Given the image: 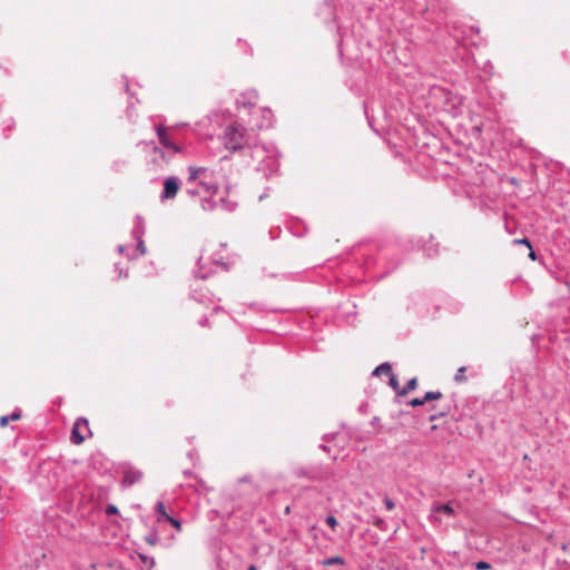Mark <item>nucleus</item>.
Wrapping results in <instances>:
<instances>
[{
  "label": "nucleus",
  "instance_id": "f257e3e1",
  "mask_svg": "<svg viewBox=\"0 0 570 570\" xmlns=\"http://www.w3.org/2000/svg\"><path fill=\"white\" fill-rule=\"evenodd\" d=\"M278 150L274 144L258 142L250 147V157L256 163V170L265 177L278 171Z\"/></svg>",
  "mask_w": 570,
  "mask_h": 570
},
{
  "label": "nucleus",
  "instance_id": "f03ea898",
  "mask_svg": "<svg viewBox=\"0 0 570 570\" xmlns=\"http://www.w3.org/2000/svg\"><path fill=\"white\" fill-rule=\"evenodd\" d=\"M187 184H196L202 188L203 193L214 195L219 187V180L215 170L207 167H188Z\"/></svg>",
  "mask_w": 570,
  "mask_h": 570
},
{
  "label": "nucleus",
  "instance_id": "7ed1b4c3",
  "mask_svg": "<svg viewBox=\"0 0 570 570\" xmlns=\"http://www.w3.org/2000/svg\"><path fill=\"white\" fill-rule=\"evenodd\" d=\"M145 234V224L144 219L140 216L135 217L134 227L131 230V236L134 239L137 240V245L135 248L128 245H119L118 252L120 254H125L128 258H135L137 256L145 255L146 253V246L142 239V236Z\"/></svg>",
  "mask_w": 570,
  "mask_h": 570
},
{
  "label": "nucleus",
  "instance_id": "20e7f679",
  "mask_svg": "<svg viewBox=\"0 0 570 570\" xmlns=\"http://www.w3.org/2000/svg\"><path fill=\"white\" fill-rule=\"evenodd\" d=\"M224 145L227 149L236 151L244 146V130L237 125L226 127L223 136Z\"/></svg>",
  "mask_w": 570,
  "mask_h": 570
},
{
  "label": "nucleus",
  "instance_id": "39448f33",
  "mask_svg": "<svg viewBox=\"0 0 570 570\" xmlns=\"http://www.w3.org/2000/svg\"><path fill=\"white\" fill-rule=\"evenodd\" d=\"M146 146L151 148L149 163L156 170L163 169L164 166L170 161L171 156L174 155L164 148L157 147L154 141L146 142Z\"/></svg>",
  "mask_w": 570,
  "mask_h": 570
},
{
  "label": "nucleus",
  "instance_id": "423d86ee",
  "mask_svg": "<svg viewBox=\"0 0 570 570\" xmlns=\"http://www.w3.org/2000/svg\"><path fill=\"white\" fill-rule=\"evenodd\" d=\"M180 180L176 176H169L164 181V189L160 194V200L174 199L179 190Z\"/></svg>",
  "mask_w": 570,
  "mask_h": 570
},
{
  "label": "nucleus",
  "instance_id": "0eeeda50",
  "mask_svg": "<svg viewBox=\"0 0 570 570\" xmlns=\"http://www.w3.org/2000/svg\"><path fill=\"white\" fill-rule=\"evenodd\" d=\"M156 132H157V136H158V139H159V142L161 144V146L170 151L171 154H179L183 151L181 147L177 144H175L168 136L167 134V129L166 127H164L163 125H158L156 127Z\"/></svg>",
  "mask_w": 570,
  "mask_h": 570
},
{
  "label": "nucleus",
  "instance_id": "6e6552de",
  "mask_svg": "<svg viewBox=\"0 0 570 570\" xmlns=\"http://www.w3.org/2000/svg\"><path fill=\"white\" fill-rule=\"evenodd\" d=\"M82 429L89 430L88 420L85 417H78L71 431V441L73 444H80L85 441V436L79 432Z\"/></svg>",
  "mask_w": 570,
  "mask_h": 570
},
{
  "label": "nucleus",
  "instance_id": "1a4fd4ad",
  "mask_svg": "<svg viewBox=\"0 0 570 570\" xmlns=\"http://www.w3.org/2000/svg\"><path fill=\"white\" fill-rule=\"evenodd\" d=\"M257 100L258 94L256 90L252 89L240 94L236 99V104L238 107L252 108L255 107Z\"/></svg>",
  "mask_w": 570,
  "mask_h": 570
},
{
  "label": "nucleus",
  "instance_id": "9d476101",
  "mask_svg": "<svg viewBox=\"0 0 570 570\" xmlns=\"http://www.w3.org/2000/svg\"><path fill=\"white\" fill-rule=\"evenodd\" d=\"M142 479V472L135 468H127L124 471L122 484L124 487H132L135 483Z\"/></svg>",
  "mask_w": 570,
  "mask_h": 570
},
{
  "label": "nucleus",
  "instance_id": "9b49d317",
  "mask_svg": "<svg viewBox=\"0 0 570 570\" xmlns=\"http://www.w3.org/2000/svg\"><path fill=\"white\" fill-rule=\"evenodd\" d=\"M431 513H432V518H434V520L438 521V518L434 514L443 513L448 517H452V515H454V509L451 507L450 503H445V504L438 503V504L432 505Z\"/></svg>",
  "mask_w": 570,
  "mask_h": 570
},
{
  "label": "nucleus",
  "instance_id": "f8f14e48",
  "mask_svg": "<svg viewBox=\"0 0 570 570\" xmlns=\"http://www.w3.org/2000/svg\"><path fill=\"white\" fill-rule=\"evenodd\" d=\"M218 207H220L222 209L226 210V212H234L237 207V202L236 199L227 196V197H220L218 199Z\"/></svg>",
  "mask_w": 570,
  "mask_h": 570
},
{
  "label": "nucleus",
  "instance_id": "ddd939ff",
  "mask_svg": "<svg viewBox=\"0 0 570 570\" xmlns=\"http://www.w3.org/2000/svg\"><path fill=\"white\" fill-rule=\"evenodd\" d=\"M191 297H193V299H195L196 302H198L200 304H206L207 302L212 301L209 293L203 288L194 289L191 293Z\"/></svg>",
  "mask_w": 570,
  "mask_h": 570
},
{
  "label": "nucleus",
  "instance_id": "4468645a",
  "mask_svg": "<svg viewBox=\"0 0 570 570\" xmlns=\"http://www.w3.org/2000/svg\"><path fill=\"white\" fill-rule=\"evenodd\" d=\"M493 73V66L490 60H487L483 62L481 67V73L479 75L480 79L485 81L488 80Z\"/></svg>",
  "mask_w": 570,
  "mask_h": 570
},
{
  "label": "nucleus",
  "instance_id": "2eb2a0df",
  "mask_svg": "<svg viewBox=\"0 0 570 570\" xmlns=\"http://www.w3.org/2000/svg\"><path fill=\"white\" fill-rule=\"evenodd\" d=\"M392 373V366L389 362L382 363L373 371L374 376H380L382 374L390 375Z\"/></svg>",
  "mask_w": 570,
  "mask_h": 570
},
{
  "label": "nucleus",
  "instance_id": "dca6fc26",
  "mask_svg": "<svg viewBox=\"0 0 570 570\" xmlns=\"http://www.w3.org/2000/svg\"><path fill=\"white\" fill-rule=\"evenodd\" d=\"M262 114H263V121L257 124L259 129L269 127L272 125V117H273V114L269 109H263Z\"/></svg>",
  "mask_w": 570,
  "mask_h": 570
},
{
  "label": "nucleus",
  "instance_id": "f3484780",
  "mask_svg": "<svg viewBox=\"0 0 570 570\" xmlns=\"http://www.w3.org/2000/svg\"><path fill=\"white\" fill-rule=\"evenodd\" d=\"M417 380L416 377H412L407 381V383L401 389V391H397V395H406L409 392L416 389Z\"/></svg>",
  "mask_w": 570,
  "mask_h": 570
},
{
  "label": "nucleus",
  "instance_id": "a211bd4d",
  "mask_svg": "<svg viewBox=\"0 0 570 570\" xmlns=\"http://www.w3.org/2000/svg\"><path fill=\"white\" fill-rule=\"evenodd\" d=\"M218 207V202H216L213 197H205L202 200V208L204 210H214Z\"/></svg>",
  "mask_w": 570,
  "mask_h": 570
},
{
  "label": "nucleus",
  "instance_id": "6ab92c4d",
  "mask_svg": "<svg viewBox=\"0 0 570 570\" xmlns=\"http://www.w3.org/2000/svg\"><path fill=\"white\" fill-rule=\"evenodd\" d=\"M21 416V413L19 411H14L10 415H4L0 417V426H6L9 421H17Z\"/></svg>",
  "mask_w": 570,
  "mask_h": 570
},
{
  "label": "nucleus",
  "instance_id": "aec40b11",
  "mask_svg": "<svg viewBox=\"0 0 570 570\" xmlns=\"http://www.w3.org/2000/svg\"><path fill=\"white\" fill-rule=\"evenodd\" d=\"M442 397V393L440 391H429L424 394L423 401L424 403L431 402L434 400H439Z\"/></svg>",
  "mask_w": 570,
  "mask_h": 570
},
{
  "label": "nucleus",
  "instance_id": "412c9836",
  "mask_svg": "<svg viewBox=\"0 0 570 570\" xmlns=\"http://www.w3.org/2000/svg\"><path fill=\"white\" fill-rule=\"evenodd\" d=\"M145 540L147 543H149L150 546H156L158 542H159V535L158 533L153 530L151 532H149L146 537H145Z\"/></svg>",
  "mask_w": 570,
  "mask_h": 570
},
{
  "label": "nucleus",
  "instance_id": "4be33fe9",
  "mask_svg": "<svg viewBox=\"0 0 570 570\" xmlns=\"http://www.w3.org/2000/svg\"><path fill=\"white\" fill-rule=\"evenodd\" d=\"M344 559L340 556L327 558L323 561L324 566L344 564Z\"/></svg>",
  "mask_w": 570,
  "mask_h": 570
},
{
  "label": "nucleus",
  "instance_id": "5701e85b",
  "mask_svg": "<svg viewBox=\"0 0 570 570\" xmlns=\"http://www.w3.org/2000/svg\"><path fill=\"white\" fill-rule=\"evenodd\" d=\"M389 385L397 393L401 391L400 383L397 377L393 374V372L389 375Z\"/></svg>",
  "mask_w": 570,
  "mask_h": 570
},
{
  "label": "nucleus",
  "instance_id": "b1692460",
  "mask_svg": "<svg viewBox=\"0 0 570 570\" xmlns=\"http://www.w3.org/2000/svg\"><path fill=\"white\" fill-rule=\"evenodd\" d=\"M156 512L159 514V520L160 519H164L166 520V515H169L167 512H166V509H165V504L161 502V501H158L156 503Z\"/></svg>",
  "mask_w": 570,
  "mask_h": 570
},
{
  "label": "nucleus",
  "instance_id": "393cba45",
  "mask_svg": "<svg viewBox=\"0 0 570 570\" xmlns=\"http://www.w3.org/2000/svg\"><path fill=\"white\" fill-rule=\"evenodd\" d=\"M202 188H199V186H190L187 184V187H186V193L190 196V197H195V196H198L200 195L202 193Z\"/></svg>",
  "mask_w": 570,
  "mask_h": 570
},
{
  "label": "nucleus",
  "instance_id": "a878e982",
  "mask_svg": "<svg viewBox=\"0 0 570 570\" xmlns=\"http://www.w3.org/2000/svg\"><path fill=\"white\" fill-rule=\"evenodd\" d=\"M466 371V367L465 366H461L458 371H456V374L454 375V381L456 383H462L465 381V376H464V373Z\"/></svg>",
  "mask_w": 570,
  "mask_h": 570
},
{
  "label": "nucleus",
  "instance_id": "bb28decb",
  "mask_svg": "<svg viewBox=\"0 0 570 570\" xmlns=\"http://www.w3.org/2000/svg\"><path fill=\"white\" fill-rule=\"evenodd\" d=\"M166 521H168L171 525H174L178 531L181 530V523L179 520H177L170 515H166Z\"/></svg>",
  "mask_w": 570,
  "mask_h": 570
},
{
  "label": "nucleus",
  "instance_id": "cd10ccee",
  "mask_svg": "<svg viewBox=\"0 0 570 570\" xmlns=\"http://www.w3.org/2000/svg\"><path fill=\"white\" fill-rule=\"evenodd\" d=\"M475 569L476 570H489V569H491V564L487 561H478L475 563Z\"/></svg>",
  "mask_w": 570,
  "mask_h": 570
},
{
  "label": "nucleus",
  "instance_id": "c85d7f7f",
  "mask_svg": "<svg viewBox=\"0 0 570 570\" xmlns=\"http://www.w3.org/2000/svg\"><path fill=\"white\" fill-rule=\"evenodd\" d=\"M373 524L379 529H384L385 521L381 517H374L373 518Z\"/></svg>",
  "mask_w": 570,
  "mask_h": 570
},
{
  "label": "nucleus",
  "instance_id": "c756f323",
  "mask_svg": "<svg viewBox=\"0 0 570 570\" xmlns=\"http://www.w3.org/2000/svg\"><path fill=\"white\" fill-rule=\"evenodd\" d=\"M514 244L517 245H525L529 249H531V242L528 239V238H519V239H514L513 240Z\"/></svg>",
  "mask_w": 570,
  "mask_h": 570
},
{
  "label": "nucleus",
  "instance_id": "7c9ffc66",
  "mask_svg": "<svg viewBox=\"0 0 570 570\" xmlns=\"http://www.w3.org/2000/svg\"><path fill=\"white\" fill-rule=\"evenodd\" d=\"M425 404L423 397H414L409 402V405L416 407Z\"/></svg>",
  "mask_w": 570,
  "mask_h": 570
},
{
  "label": "nucleus",
  "instance_id": "2f4dec72",
  "mask_svg": "<svg viewBox=\"0 0 570 570\" xmlns=\"http://www.w3.org/2000/svg\"><path fill=\"white\" fill-rule=\"evenodd\" d=\"M445 414H446V411H444V410L443 411H435L433 414H431L429 416V420L430 421H435V420H438L440 417H443Z\"/></svg>",
  "mask_w": 570,
  "mask_h": 570
},
{
  "label": "nucleus",
  "instance_id": "473e14b6",
  "mask_svg": "<svg viewBox=\"0 0 570 570\" xmlns=\"http://www.w3.org/2000/svg\"><path fill=\"white\" fill-rule=\"evenodd\" d=\"M383 502H384L385 508H386L387 510H390V511H391V510H393V509L395 508V503H394V501H393L392 499H390L389 497H385V498H384V500H383Z\"/></svg>",
  "mask_w": 570,
  "mask_h": 570
},
{
  "label": "nucleus",
  "instance_id": "72a5a7b5",
  "mask_svg": "<svg viewBox=\"0 0 570 570\" xmlns=\"http://www.w3.org/2000/svg\"><path fill=\"white\" fill-rule=\"evenodd\" d=\"M106 514H108V515L118 514V508L115 504H108L106 507Z\"/></svg>",
  "mask_w": 570,
  "mask_h": 570
},
{
  "label": "nucleus",
  "instance_id": "f704fd0d",
  "mask_svg": "<svg viewBox=\"0 0 570 570\" xmlns=\"http://www.w3.org/2000/svg\"><path fill=\"white\" fill-rule=\"evenodd\" d=\"M325 521L332 529H335L337 525V520L334 515H328Z\"/></svg>",
  "mask_w": 570,
  "mask_h": 570
},
{
  "label": "nucleus",
  "instance_id": "c9c22d12",
  "mask_svg": "<svg viewBox=\"0 0 570 570\" xmlns=\"http://www.w3.org/2000/svg\"><path fill=\"white\" fill-rule=\"evenodd\" d=\"M141 560L147 563L149 562V566L153 567L155 564V560L153 558H148L146 556L140 554Z\"/></svg>",
  "mask_w": 570,
  "mask_h": 570
},
{
  "label": "nucleus",
  "instance_id": "e433bc0d",
  "mask_svg": "<svg viewBox=\"0 0 570 570\" xmlns=\"http://www.w3.org/2000/svg\"><path fill=\"white\" fill-rule=\"evenodd\" d=\"M126 165V163L124 160H118V161H115L114 163V168L115 170H120L121 167H124Z\"/></svg>",
  "mask_w": 570,
  "mask_h": 570
},
{
  "label": "nucleus",
  "instance_id": "4c0bfd02",
  "mask_svg": "<svg viewBox=\"0 0 570 570\" xmlns=\"http://www.w3.org/2000/svg\"><path fill=\"white\" fill-rule=\"evenodd\" d=\"M196 277H199V278L207 277V274L203 272V267L199 266L198 271L196 272Z\"/></svg>",
  "mask_w": 570,
  "mask_h": 570
},
{
  "label": "nucleus",
  "instance_id": "58836bf2",
  "mask_svg": "<svg viewBox=\"0 0 570 570\" xmlns=\"http://www.w3.org/2000/svg\"><path fill=\"white\" fill-rule=\"evenodd\" d=\"M529 258H530V259H532V261H535V259H537L535 252L533 250V248H532V247H531L530 253H529Z\"/></svg>",
  "mask_w": 570,
  "mask_h": 570
},
{
  "label": "nucleus",
  "instance_id": "ea45409f",
  "mask_svg": "<svg viewBox=\"0 0 570 570\" xmlns=\"http://www.w3.org/2000/svg\"><path fill=\"white\" fill-rule=\"evenodd\" d=\"M207 322H208L207 317H202L198 323L200 326H206Z\"/></svg>",
  "mask_w": 570,
  "mask_h": 570
},
{
  "label": "nucleus",
  "instance_id": "a19ab883",
  "mask_svg": "<svg viewBox=\"0 0 570 570\" xmlns=\"http://www.w3.org/2000/svg\"><path fill=\"white\" fill-rule=\"evenodd\" d=\"M562 550L570 552V542L562 544Z\"/></svg>",
  "mask_w": 570,
  "mask_h": 570
},
{
  "label": "nucleus",
  "instance_id": "79ce46f5",
  "mask_svg": "<svg viewBox=\"0 0 570 570\" xmlns=\"http://www.w3.org/2000/svg\"><path fill=\"white\" fill-rule=\"evenodd\" d=\"M7 122H8V124H7V127L10 129V128H11V126L13 125V120H12L11 118H9V119L7 120Z\"/></svg>",
  "mask_w": 570,
  "mask_h": 570
},
{
  "label": "nucleus",
  "instance_id": "37998d69",
  "mask_svg": "<svg viewBox=\"0 0 570 570\" xmlns=\"http://www.w3.org/2000/svg\"><path fill=\"white\" fill-rule=\"evenodd\" d=\"M247 570H256V567L254 564H250Z\"/></svg>",
  "mask_w": 570,
  "mask_h": 570
},
{
  "label": "nucleus",
  "instance_id": "c03bdc74",
  "mask_svg": "<svg viewBox=\"0 0 570 570\" xmlns=\"http://www.w3.org/2000/svg\"><path fill=\"white\" fill-rule=\"evenodd\" d=\"M321 448L324 450V451H327V445L325 444H322Z\"/></svg>",
  "mask_w": 570,
  "mask_h": 570
}]
</instances>
